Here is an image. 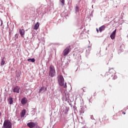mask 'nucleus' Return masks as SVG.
<instances>
[{
	"instance_id": "obj_32",
	"label": "nucleus",
	"mask_w": 128,
	"mask_h": 128,
	"mask_svg": "<svg viewBox=\"0 0 128 128\" xmlns=\"http://www.w3.org/2000/svg\"><path fill=\"white\" fill-rule=\"evenodd\" d=\"M90 46H88V48H90Z\"/></svg>"
},
{
	"instance_id": "obj_19",
	"label": "nucleus",
	"mask_w": 128,
	"mask_h": 128,
	"mask_svg": "<svg viewBox=\"0 0 128 128\" xmlns=\"http://www.w3.org/2000/svg\"><path fill=\"white\" fill-rule=\"evenodd\" d=\"M75 12H76H76H80V8H78V6H76Z\"/></svg>"
},
{
	"instance_id": "obj_26",
	"label": "nucleus",
	"mask_w": 128,
	"mask_h": 128,
	"mask_svg": "<svg viewBox=\"0 0 128 128\" xmlns=\"http://www.w3.org/2000/svg\"><path fill=\"white\" fill-rule=\"evenodd\" d=\"M91 120H94V116H91Z\"/></svg>"
},
{
	"instance_id": "obj_9",
	"label": "nucleus",
	"mask_w": 128,
	"mask_h": 128,
	"mask_svg": "<svg viewBox=\"0 0 128 128\" xmlns=\"http://www.w3.org/2000/svg\"><path fill=\"white\" fill-rule=\"evenodd\" d=\"M8 101L9 104H12V103L14 102V98H12V96H10L8 99Z\"/></svg>"
},
{
	"instance_id": "obj_29",
	"label": "nucleus",
	"mask_w": 128,
	"mask_h": 128,
	"mask_svg": "<svg viewBox=\"0 0 128 128\" xmlns=\"http://www.w3.org/2000/svg\"><path fill=\"white\" fill-rule=\"evenodd\" d=\"M122 114H126V112H123Z\"/></svg>"
},
{
	"instance_id": "obj_27",
	"label": "nucleus",
	"mask_w": 128,
	"mask_h": 128,
	"mask_svg": "<svg viewBox=\"0 0 128 128\" xmlns=\"http://www.w3.org/2000/svg\"><path fill=\"white\" fill-rule=\"evenodd\" d=\"M2 116V112H0V118Z\"/></svg>"
},
{
	"instance_id": "obj_33",
	"label": "nucleus",
	"mask_w": 128,
	"mask_h": 128,
	"mask_svg": "<svg viewBox=\"0 0 128 128\" xmlns=\"http://www.w3.org/2000/svg\"><path fill=\"white\" fill-rule=\"evenodd\" d=\"M84 92V89H83Z\"/></svg>"
},
{
	"instance_id": "obj_31",
	"label": "nucleus",
	"mask_w": 128,
	"mask_h": 128,
	"mask_svg": "<svg viewBox=\"0 0 128 128\" xmlns=\"http://www.w3.org/2000/svg\"><path fill=\"white\" fill-rule=\"evenodd\" d=\"M126 110H128V107L126 108Z\"/></svg>"
},
{
	"instance_id": "obj_35",
	"label": "nucleus",
	"mask_w": 128,
	"mask_h": 128,
	"mask_svg": "<svg viewBox=\"0 0 128 128\" xmlns=\"http://www.w3.org/2000/svg\"><path fill=\"white\" fill-rule=\"evenodd\" d=\"M32 112H34V111H32Z\"/></svg>"
},
{
	"instance_id": "obj_12",
	"label": "nucleus",
	"mask_w": 128,
	"mask_h": 128,
	"mask_svg": "<svg viewBox=\"0 0 128 128\" xmlns=\"http://www.w3.org/2000/svg\"><path fill=\"white\" fill-rule=\"evenodd\" d=\"M46 90V87H45V86H43V87H42L40 90H39V92H44Z\"/></svg>"
},
{
	"instance_id": "obj_4",
	"label": "nucleus",
	"mask_w": 128,
	"mask_h": 128,
	"mask_svg": "<svg viewBox=\"0 0 128 128\" xmlns=\"http://www.w3.org/2000/svg\"><path fill=\"white\" fill-rule=\"evenodd\" d=\"M27 126H28V128H35V126H37V124H36V122H30L28 123L27 124Z\"/></svg>"
},
{
	"instance_id": "obj_24",
	"label": "nucleus",
	"mask_w": 128,
	"mask_h": 128,
	"mask_svg": "<svg viewBox=\"0 0 128 128\" xmlns=\"http://www.w3.org/2000/svg\"><path fill=\"white\" fill-rule=\"evenodd\" d=\"M15 37L18 38V34H15Z\"/></svg>"
},
{
	"instance_id": "obj_16",
	"label": "nucleus",
	"mask_w": 128,
	"mask_h": 128,
	"mask_svg": "<svg viewBox=\"0 0 128 128\" xmlns=\"http://www.w3.org/2000/svg\"><path fill=\"white\" fill-rule=\"evenodd\" d=\"M26 114V110H22V112L20 114V116L24 118Z\"/></svg>"
},
{
	"instance_id": "obj_25",
	"label": "nucleus",
	"mask_w": 128,
	"mask_h": 128,
	"mask_svg": "<svg viewBox=\"0 0 128 128\" xmlns=\"http://www.w3.org/2000/svg\"><path fill=\"white\" fill-rule=\"evenodd\" d=\"M0 22H1V26H2V24H3L2 20H0Z\"/></svg>"
},
{
	"instance_id": "obj_28",
	"label": "nucleus",
	"mask_w": 128,
	"mask_h": 128,
	"mask_svg": "<svg viewBox=\"0 0 128 128\" xmlns=\"http://www.w3.org/2000/svg\"><path fill=\"white\" fill-rule=\"evenodd\" d=\"M96 32H98V28H96Z\"/></svg>"
},
{
	"instance_id": "obj_17",
	"label": "nucleus",
	"mask_w": 128,
	"mask_h": 128,
	"mask_svg": "<svg viewBox=\"0 0 128 128\" xmlns=\"http://www.w3.org/2000/svg\"><path fill=\"white\" fill-rule=\"evenodd\" d=\"M28 62H36V59H34V58H29L28 60Z\"/></svg>"
},
{
	"instance_id": "obj_10",
	"label": "nucleus",
	"mask_w": 128,
	"mask_h": 128,
	"mask_svg": "<svg viewBox=\"0 0 128 128\" xmlns=\"http://www.w3.org/2000/svg\"><path fill=\"white\" fill-rule=\"evenodd\" d=\"M26 102H28V99L26 98H24L22 99L21 103L22 104L24 105L26 104Z\"/></svg>"
},
{
	"instance_id": "obj_14",
	"label": "nucleus",
	"mask_w": 128,
	"mask_h": 128,
	"mask_svg": "<svg viewBox=\"0 0 128 128\" xmlns=\"http://www.w3.org/2000/svg\"><path fill=\"white\" fill-rule=\"evenodd\" d=\"M40 26V22H37V23L34 26V30H38Z\"/></svg>"
},
{
	"instance_id": "obj_36",
	"label": "nucleus",
	"mask_w": 128,
	"mask_h": 128,
	"mask_svg": "<svg viewBox=\"0 0 128 128\" xmlns=\"http://www.w3.org/2000/svg\"><path fill=\"white\" fill-rule=\"evenodd\" d=\"M111 69L109 70H110Z\"/></svg>"
},
{
	"instance_id": "obj_22",
	"label": "nucleus",
	"mask_w": 128,
	"mask_h": 128,
	"mask_svg": "<svg viewBox=\"0 0 128 128\" xmlns=\"http://www.w3.org/2000/svg\"><path fill=\"white\" fill-rule=\"evenodd\" d=\"M86 56H88V54H90V50H86Z\"/></svg>"
},
{
	"instance_id": "obj_2",
	"label": "nucleus",
	"mask_w": 128,
	"mask_h": 128,
	"mask_svg": "<svg viewBox=\"0 0 128 128\" xmlns=\"http://www.w3.org/2000/svg\"><path fill=\"white\" fill-rule=\"evenodd\" d=\"M12 124L8 120H5L2 128H12Z\"/></svg>"
},
{
	"instance_id": "obj_20",
	"label": "nucleus",
	"mask_w": 128,
	"mask_h": 128,
	"mask_svg": "<svg viewBox=\"0 0 128 128\" xmlns=\"http://www.w3.org/2000/svg\"><path fill=\"white\" fill-rule=\"evenodd\" d=\"M80 114H84V108H81L80 110Z\"/></svg>"
},
{
	"instance_id": "obj_30",
	"label": "nucleus",
	"mask_w": 128,
	"mask_h": 128,
	"mask_svg": "<svg viewBox=\"0 0 128 128\" xmlns=\"http://www.w3.org/2000/svg\"><path fill=\"white\" fill-rule=\"evenodd\" d=\"M84 52V50H82V52Z\"/></svg>"
},
{
	"instance_id": "obj_21",
	"label": "nucleus",
	"mask_w": 128,
	"mask_h": 128,
	"mask_svg": "<svg viewBox=\"0 0 128 128\" xmlns=\"http://www.w3.org/2000/svg\"><path fill=\"white\" fill-rule=\"evenodd\" d=\"M60 2L62 4V6L64 4V0H60Z\"/></svg>"
},
{
	"instance_id": "obj_1",
	"label": "nucleus",
	"mask_w": 128,
	"mask_h": 128,
	"mask_svg": "<svg viewBox=\"0 0 128 128\" xmlns=\"http://www.w3.org/2000/svg\"><path fill=\"white\" fill-rule=\"evenodd\" d=\"M58 84L60 85V86H64V88H66V83H64V79L62 75H60L58 76Z\"/></svg>"
},
{
	"instance_id": "obj_11",
	"label": "nucleus",
	"mask_w": 128,
	"mask_h": 128,
	"mask_svg": "<svg viewBox=\"0 0 128 128\" xmlns=\"http://www.w3.org/2000/svg\"><path fill=\"white\" fill-rule=\"evenodd\" d=\"M68 108L65 106V107H63V109H62V112H64V114H68Z\"/></svg>"
},
{
	"instance_id": "obj_13",
	"label": "nucleus",
	"mask_w": 128,
	"mask_h": 128,
	"mask_svg": "<svg viewBox=\"0 0 128 128\" xmlns=\"http://www.w3.org/2000/svg\"><path fill=\"white\" fill-rule=\"evenodd\" d=\"M106 30V26H101L99 28V31L100 32H102V30Z\"/></svg>"
},
{
	"instance_id": "obj_5",
	"label": "nucleus",
	"mask_w": 128,
	"mask_h": 128,
	"mask_svg": "<svg viewBox=\"0 0 128 128\" xmlns=\"http://www.w3.org/2000/svg\"><path fill=\"white\" fill-rule=\"evenodd\" d=\"M70 46H68L66 48V49L64 50L63 52V55L64 56H66L68 54V52H70Z\"/></svg>"
},
{
	"instance_id": "obj_6",
	"label": "nucleus",
	"mask_w": 128,
	"mask_h": 128,
	"mask_svg": "<svg viewBox=\"0 0 128 128\" xmlns=\"http://www.w3.org/2000/svg\"><path fill=\"white\" fill-rule=\"evenodd\" d=\"M20 88L18 86H16L14 88L13 92H16V94H20Z\"/></svg>"
},
{
	"instance_id": "obj_23",
	"label": "nucleus",
	"mask_w": 128,
	"mask_h": 128,
	"mask_svg": "<svg viewBox=\"0 0 128 128\" xmlns=\"http://www.w3.org/2000/svg\"><path fill=\"white\" fill-rule=\"evenodd\" d=\"M117 76H114V77H113V80H116Z\"/></svg>"
},
{
	"instance_id": "obj_7",
	"label": "nucleus",
	"mask_w": 128,
	"mask_h": 128,
	"mask_svg": "<svg viewBox=\"0 0 128 128\" xmlns=\"http://www.w3.org/2000/svg\"><path fill=\"white\" fill-rule=\"evenodd\" d=\"M116 29L113 31L112 34L110 35L111 40H114L116 38Z\"/></svg>"
},
{
	"instance_id": "obj_15",
	"label": "nucleus",
	"mask_w": 128,
	"mask_h": 128,
	"mask_svg": "<svg viewBox=\"0 0 128 128\" xmlns=\"http://www.w3.org/2000/svg\"><path fill=\"white\" fill-rule=\"evenodd\" d=\"M4 64H6V60H4V58H2L0 64L1 66H4Z\"/></svg>"
},
{
	"instance_id": "obj_18",
	"label": "nucleus",
	"mask_w": 128,
	"mask_h": 128,
	"mask_svg": "<svg viewBox=\"0 0 128 128\" xmlns=\"http://www.w3.org/2000/svg\"><path fill=\"white\" fill-rule=\"evenodd\" d=\"M21 74H22V72H20V71H18L16 73V76L18 78H20V76Z\"/></svg>"
},
{
	"instance_id": "obj_8",
	"label": "nucleus",
	"mask_w": 128,
	"mask_h": 128,
	"mask_svg": "<svg viewBox=\"0 0 128 128\" xmlns=\"http://www.w3.org/2000/svg\"><path fill=\"white\" fill-rule=\"evenodd\" d=\"M20 34L22 38H24V34H26V31H24V29H20Z\"/></svg>"
},
{
	"instance_id": "obj_34",
	"label": "nucleus",
	"mask_w": 128,
	"mask_h": 128,
	"mask_svg": "<svg viewBox=\"0 0 128 128\" xmlns=\"http://www.w3.org/2000/svg\"><path fill=\"white\" fill-rule=\"evenodd\" d=\"M90 102V100H89V102Z\"/></svg>"
},
{
	"instance_id": "obj_3",
	"label": "nucleus",
	"mask_w": 128,
	"mask_h": 128,
	"mask_svg": "<svg viewBox=\"0 0 128 128\" xmlns=\"http://www.w3.org/2000/svg\"><path fill=\"white\" fill-rule=\"evenodd\" d=\"M49 76L50 78H54L56 76V70L52 66H50L49 68Z\"/></svg>"
}]
</instances>
